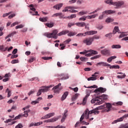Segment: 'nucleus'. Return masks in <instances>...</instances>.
<instances>
[{"label":"nucleus","mask_w":128,"mask_h":128,"mask_svg":"<svg viewBox=\"0 0 128 128\" xmlns=\"http://www.w3.org/2000/svg\"><path fill=\"white\" fill-rule=\"evenodd\" d=\"M104 108V105H102L90 111L88 108H86V114H87V116H86V118H90V114H100V111H98V110H102Z\"/></svg>","instance_id":"obj_1"},{"label":"nucleus","mask_w":128,"mask_h":128,"mask_svg":"<svg viewBox=\"0 0 128 128\" xmlns=\"http://www.w3.org/2000/svg\"><path fill=\"white\" fill-rule=\"evenodd\" d=\"M58 32L56 30H54L52 33L45 32L44 34V36L48 38H54V40H56L58 38Z\"/></svg>","instance_id":"obj_2"},{"label":"nucleus","mask_w":128,"mask_h":128,"mask_svg":"<svg viewBox=\"0 0 128 128\" xmlns=\"http://www.w3.org/2000/svg\"><path fill=\"white\" fill-rule=\"evenodd\" d=\"M66 34H68V36H76V32H70V30H65L58 33V36H61Z\"/></svg>","instance_id":"obj_3"},{"label":"nucleus","mask_w":128,"mask_h":128,"mask_svg":"<svg viewBox=\"0 0 128 128\" xmlns=\"http://www.w3.org/2000/svg\"><path fill=\"white\" fill-rule=\"evenodd\" d=\"M104 101L102 100V99L99 100L98 98H94L91 100L92 104H95L96 106H100L102 104H104Z\"/></svg>","instance_id":"obj_4"},{"label":"nucleus","mask_w":128,"mask_h":128,"mask_svg":"<svg viewBox=\"0 0 128 128\" xmlns=\"http://www.w3.org/2000/svg\"><path fill=\"white\" fill-rule=\"evenodd\" d=\"M60 86H62V84L59 83L57 86H54L52 88V90H54V94H60V90H62V87H60Z\"/></svg>","instance_id":"obj_5"},{"label":"nucleus","mask_w":128,"mask_h":128,"mask_svg":"<svg viewBox=\"0 0 128 128\" xmlns=\"http://www.w3.org/2000/svg\"><path fill=\"white\" fill-rule=\"evenodd\" d=\"M92 42H94V38H86L83 40L84 44H85L86 46H90Z\"/></svg>","instance_id":"obj_6"},{"label":"nucleus","mask_w":128,"mask_h":128,"mask_svg":"<svg viewBox=\"0 0 128 128\" xmlns=\"http://www.w3.org/2000/svg\"><path fill=\"white\" fill-rule=\"evenodd\" d=\"M124 4V1H118V2H114L112 6H116V8H120Z\"/></svg>","instance_id":"obj_7"},{"label":"nucleus","mask_w":128,"mask_h":128,"mask_svg":"<svg viewBox=\"0 0 128 128\" xmlns=\"http://www.w3.org/2000/svg\"><path fill=\"white\" fill-rule=\"evenodd\" d=\"M100 52L104 56H110V52L108 48H105L101 50Z\"/></svg>","instance_id":"obj_8"},{"label":"nucleus","mask_w":128,"mask_h":128,"mask_svg":"<svg viewBox=\"0 0 128 128\" xmlns=\"http://www.w3.org/2000/svg\"><path fill=\"white\" fill-rule=\"evenodd\" d=\"M96 66H110V64H108V63L104 62H98L96 64Z\"/></svg>","instance_id":"obj_9"},{"label":"nucleus","mask_w":128,"mask_h":128,"mask_svg":"<svg viewBox=\"0 0 128 128\" xmlns=\"http://www.w3.org/2000/svg\"><path fill=\"white\" fill-rule=\"evenodd\" d=\"M106 92V88L100 87L95 90L94 92Z\"/></svg>","instance_id":"obj_10"},{"label":"nucleus","mask_w":128,"mask_h":128,"mask_svg":"<svg viewBox=\"0 0 128 128\" xmlns=\"http://www.w3.org/2000/svg\"><path fill=\"white\" fill-rule=\"evenodd\" d=\"M52 86H44L42 87L41 90L42 92H48V88H52Z\"/></svg>","instance_id":"obj_11"},{"label":"nucleus","mask_w":128,"mask_h":128,"mask_svg":"<svg viewBox=\"0 0 128 128\" xmlns=\"http://www.w3.org/2000/svg\"><path fill=\"white\" fill-rule=\"evenodd\" d=\"M64 6V4L62 3H60L59 4H57L53 6V8H56V10H60V8Z\"/></svg>","instance_id":"obj_12"},{"label":"nucleus","mask_w":128,"mask_h":128,"mask_svg":"<svg viewBox=\"0 0 128 128\" xmlns=\"http://www.w3.org/2000/svg\"><path fill=\"white\" fill-rule=\"evenodd\" d=\"M56 16H59V18H64V15L62 13L58 12L54 14L52 16V18H54Z\"/></svg>","instance_id":"obj_13"},{"label":"nucleus","mask_w":128,"mask_h":128,"mask_svg":"<svg viewBox=\"0 0 128 128\" xmlns=\"http://www.w3.org/2000/svg\"><path fill=\"white\" fill-rule=\"evenodd\" d=\"M68 96V92H64V94H62V96L61 97V100L62 102H64L66 98V97Z\"/></svg>","instance_id":"obj_14"},{"label":"nucleus","mask_w":128,"mask_h":128,"mask_svg":"<svg viewBox=\"0 0 128 128\" xmlns=\"http://www.w3.org/2000/svg\"><path fill=\"white\" fill-rule=\"evenodd\" d=\"M75 24L77 26H79V28H84V26H86V22H78Z\"/></svg>","instance_id":"obj_15"},{"label":"nucleus","mask_w":128,"mask_h":128,"mask_svg":"<svg viewBox=\"0 0 128 128\" xmlns=\"http://www.w3.org/2000/svg\"><path fill=\"white\" fill-rule=\"evenodd\" d=\"M72 8H78L72 6L66 7L65 10H62L63 12H70V10H72Z\"/></svg>","instance_id":"obj_16"},{"label":"nucleus","mask_w":128,"mask_h":128,"mask_svg":"<svg viewBox=\"0 0 128 128\" xmlns=\"http://www.w3.org/2000/svg\"><path fill=\"white\" fill-rule=\"evenodd\" d=\"M117 32H118V34H122V32H120V29L118 28V26H115L113 30L112 34H116Z\"/></svg>","instance_id":"obj_17"},{"label":"nucleus","mask_w":128,"mask_h":128,"mask_svg":"<svg viewBox=\"0 0 128 128\" xmlns=\"http://www.w3.org/2000/svg\"><path fill=\"white\" fill-rule=\"evenodd\" d=\"M99 100H108V95L103 94L102 96H100Z\"/></svg>","instance_id":"obj_18"},{"label":"nucleus","mask_w":128,"mask_h":128,"mask_svg":"<svg viewBox=\"0 0 128 128\" xmlns=\"http://www.w3.org/2000/svg\"><path fill=\"white\" fill-rule=\"evenodd\" d=\"M86 116H88V113L86 114V110H85L84 113H83V114L82 115V116L80 118V122L84 120V116H86V120H88V118H86Z\"/></svg>","instance_id":"obj_19"},{"label":"nucleus","mask_w":128,"mask_h":128,"mask_svg":"<svg viewBox=\"0 0 128 128\" xmlns=\"http://www.w3.org/2000/svg\"><path fill=\"white\" fill-rule=\"evenodd\" d=\"M48 17H43L39 18V20H40V22H48Z\"/></svg>","instance_id":"obj_20"},{"label":"nucleus","mask_w":128,"mask_h":128,"mask_svg":"<svg viewBox=\"0 0 128 128\" xmlns=\"http://www.w3.org/2000/svg\"><path fill=\"white\" fill-rule=\"evenodd\" d=\"M124 120L123 117H120V118L117 119L116 120H115L114 122H112V124H116V122H122Z\"/></svg>","instance_id":"obj_21"},{"label":"nucleus","mask_w":128,"mask_h":128,"mask_svg":"<svg viewBox=\"0 0 128 128\" xmlns=\"http://www.w3.org/2000/svg\"><path fill=\"white\" fill-rule=\"evenodd\" d=\"M98 14H93L92 16H86V18L88 20H92V18H94L96 16H98Z\"/></svg>","instance_id":"obj_22"},{"label":"nucleus","mask_w":128,"mask_h":128,"mask_svg":"<svg viewBox=\"0 0 128 128\" xmlns=\"http://www.w3.org/2000/svg\"><path fill=\"white\" fill-rule=\"evenodd\" d=\"M106 108H108L107 112H110V109L112 108V104L110 103L106 104Z\"/></svg>","instance_id":"obj_23"},{"label":"nucleus","mask_w":128,"mask_h":128,"mask_svg":"<svg viewBox=\"0 0 128 128\" xmlns=\"http://www.w3.org/2000/svg\"><path fill=\"white\" fill-rule=\"evenodd\" d=\"M30 110H28L26 111H24V114H22L24 118H28V112H30Z\"/></svg>","instance_id":"obj_24"},{"label":"nucleus","mask_w":128,"mask_h":128,"mask_svg":"<svg viewBox=\"0 0 128 128\" xmlns=\"http://www.w3.org/2000/svg\"><path fill=\"white\" fill-rule=\"evenodd\" d=\"M54 116V112L53 113H49L45 116L46 118V120L48 118H52V116Z\"/></svg>","instance_id":"obj_25"},{"label":"nucleus","mask_w":128,"mask_h":128,"mask_svg":"<svg viewBox=\"0 0 128 128\" xmlns=\"http://www.w3.org/2000/svg\"><path fill=\"white\" fill-rule=\"evenodd\" d=\"M89 95H86V96L82 100V105L86 106V100H88V98Z\"/></svg>","instance_id":"obj_26"},{"label":"nucleus","mask_w":128,"mask_h":128,"mask_svg":"<svg viewBox=\"0 0 128 128\" xmlns=\"http://www.w3.org/2000/svg\"><path fill=\"white\" fill-rule=\"evenodd\" d=\"M78 96H80V94L78 93L76 94L74 96H73L72 97V102H74V100H76V98H78Z\"/></svg>","instance_id":"obj_27"},{"label":"nucleus","mask_w":128,"mask_h":128,"mask_svg":"<svg viewBox=\"0 0 128 128\" xmlns=\"http://www.w3.org/2000/svg\"><path fill=\"white\" fill-rule=\"evenodd\" d=\"M104 12H106V15L108 16V14H114L116 11L112 10H106Z\"/></svg>","instance_id":"obj_28"},{"label":"nucleus","mask_w":128,"mask_h":128,"mask_svg":"<svg viewBox=\"0 0 128 128\" xmlns=\"http://www.w3.org/2000/svg\"><path fill=\"white\" fill-rule=\"evenodd\" d=\"M88 52H90L91 54H98L97 51L92 50H88Z\"/></svg>","instance_id":"obj_29"},{"label":"nucleus","mask_w":128,"mask_h":128,"mask_svg":"<svg viewBox=\"0 0 128 128\" xmlns=\"http://www.w3.org/2000/svg\"><path fill=\"white\" fill-rule=\"evenodd\" d=\"M122 46L120 44H113L112 46V48H120Z\"/></svg>","instance_id":"obj_30"},{"label":"nucleus","mask_w":128,"mask_h":128,"mask_svg":"<svg viewBox=\"0 0 128 128\" xmlns=\"http://www.w3.org/2000/svg\"><path fill=\"white\" fill-rule=\"evenodd\" d=\"M22 116H24V115L22 114H20L18 116L14 118L13 120H20V118H22Z\"/></svg>","instance_id":"obj_31"},{"label":"nucleus","mask_w":128,"mask_h":128,"mask_svg":"<svg viewBox=\"0 0 128 128\" xmlns=\"http://www.w3.org/2000/svg\"><path fill=\"white\" fill-rule=\"evenodd\" d=\"M45 26H48V28H52V26H54V22L46 23L45 24Z\"/></svg>","instance_id":"obj_32"},{"label":"nucleus","mask_w":128,"mask_h":128,"mask_svg":"<svg viewBox=\"0 0 128 128\" xmlns=\"http://www.w3.org/2000/svg\"><path fill=\"white\" fill-rule=\"evenodd\" d=\"M60 118V117L57 118H54L50 119V122H56L58 119Z\"/></svg>","instance_id":"obj_33"},{"label":"nucleus","mask_w":128,"mask_h":128,"mask_svg":"<svg viewBox=\"0 0 128 128\" xmlns=\"http://www.w3.org/2000/svg\"><path fill=\"white\" fill-rule=\"evenodd\" d=\"M106 16V12H104V11L102 12V14L98 18L99 20H102L104 18V16Z\"/></svg>","instance_id":"obj_34"},{"label":"nucleus","mask_w":128,"mask_h":128,"mask_svg":"<svg viewBox=\"0 0 128 128\" xmlns=\"http://www.w3.org/2000/svg\"><path fill=\"white\" fill-rule=\"evenodd\" d=\"M28 8H30V10H32L33 12H36V8H34V4H31L28 6Z\"/></svg>","instance_id":"obj_35"},{"label":"nucleus","mask_w":128,"mask_h":128,"mask_svg":"<svg viewBox=\"0 0 128 128\" xmlns=\"http://www.w3.org/2000/svg\"><path fill=\"white\" fill-rule=\"evenodd\" d=\"M102 10V8H98L95 10L93 11L92 12L89 14H96V12H100Z\"/></svg>","instance_id":"obj_36"},{"label":"nucleus","mask_w":128,"mask_h":128,"mask_svg":"<svg viewBox=\"0 0 128 128\" xmlns=\"http://www.w3.org/2000/svg\"><path fill=\"white\" fill-rule=\"evenodd\" d=\"M88 14V11H81L78 13L80 16H84V14Z\"/></svg>","instance_id":"obj_37"},{"label":"nucleus","mask_w":128,"mask_h":128,"mask_svg":"<svg viewBox=\"0 0 128 128\" xmlns=\"http://www.w3.org/2000/svg\"><path fill=\"white\" fill-rule=\"evenodd\" d=\"M113 20H114V19L110 18H108L106 19V22H107L108 24L110 22H112Z\"/></svg>","instance_id":"obj_38"},{"label":"nucleus","mask_w":128,"mask_h":128,"mask_svg":"<svg viewBox=\"0 0 128 128\" xmlns=\"http://www.w3.org/2000/svg\"><path fill=\"white\" fill-rule=\"evenodd\" d=\"M127 36L128 34H126L125 32H122V34L119 36V38H124V36Z\"/></svg>","instance_id":"obj_39"},{"label":"nucleus","mask_w":128,"mask_h":128,"mask_svg":"<svg viewBox=\"0 0 128 128\" xmlns=\"http://www.w3.org/2000/svg\"><path fill=\"white\" fill-rule=\"evenodd\" d=\"M24 26V24H20L16 26V30L18 28H22Z\"/></svg>","instance_id":"obj_40"},{"label":"nucleus","mask_w":128,"mask_h":128,"mask_svg":"<svg viewBox=\"0 0 128 128\" xmlns=\"http://www.w3.org/2000/svg\"><path fill=\"white\" fill-rule=\"evenodd\" d=\"M126 75L125 74H124L123 75H118L117 76V78H126Z\"/></svg>","instance_id":"obj_41"},{"label":"nucleus","mask_w":128,"mask_h":128,"mask_svg":"<svg viewBox=\"0 0 128 128\" xmlns=\"http://www.w3.org/2000/svg\"><path fill=\"white\" fill-rule=\"evenodd\" d=\"M69 88H70V90H74L75 92H78V87H76L75 88L69 87Z\"/></svg>","instance_id":"obj_42"},{"label":"nucleus","mask_w":128,"mask_h":128,"mask_svg":"<svg viewBox=\"0 0 128 128\" xmlns=\"http://www.w3.org/2000/svg\"><path fill=\"white\" fill-rule=\"evenodd\" d=\"M88 80L90 82V80H96V77H90L88 78Z\"/></svg>","instance_id":"obj_43"},{"label":"nucleus","mask_w":128,"mask_h":128,"mask_svg":"<svg viewBox=\"0 0 128 128\" xmlns=\"http://www.w3.org/2000/svg\"><path fill=\"white\" fill-rule=\"evenodd\" d=\"M52 57L50 56V57H42V60H52Z\"/></svg>","instance_id":"obj_44"},{"label":"nucleus","mask_w":128,"mask_h":128,"mask_svg":"<svg viewBox=\"0 0 128 128\" xmlns=\"http://www.w3.org/2000/svg\"><path fill=\"white\" fill-rule=\"evenodd\" d=\"M68 18L70 20L72 19V18H76V15L75 14H72L71 16H68Z\"/></svg>","instance_id":"obj_45"},{"label":"nucleus","mask_w":128,"mask_h":128,"mask_svg":"<svg viewBox=\"0 0 128 128\" xmlns=\"http://www.w3.org/2000/svg\"><path fill=\"white\" fill-rule=\"evenodd\" d=\"M105 36L106 38H112V34L109 33L108 34H106Z\"/></svg>","instance_id":"obj_46"},{"label":"nucleus","mask_w":128,"mask_h":128,"mask_svg":"<svg viewBox=\"0 0 128 128\" xmlns=\"http://www.w3.org/2000/svg\"><path fill=\"white\" fill-rule=\"evenodd\" d=\"M110 66V68H120V66L118 65H114Z\"/></svg>","instance_id":"obj_47"},{"label":"nucleus","mask_w":128,"mask_h":128,"mask_svg":"<svg viewBox=\"0 0 128 128\" xmlns=\"http://www.w3.org/2000/svg\"><path fill=\"white\" fill-rule=\"evenodd\" d=\"M34 60H36V58L31 56L28 60L29 62H32Z\"/></svg>","instance_id":"obj_48"},{"label":"nucleus","mask_w":128,"mask_h":128,"mask_svg":"<svg viewBox=\"0 0 128 128\" xmlns=\"http://www.w3.org/2000/svg\"><path fill=\"white\" fill-rule=\"evenodd\" d=\"M86 20V16H84L80 18H79V20L80 21H82V22H84V20Z\"/></svg>","instance_id":"obj_49"},{"label":"nucleus","mask_w":128,"mask_h":128,"mask_svg":"<svg viewBox=\"0 0 128 128\" xmlns=\"http://www.w3.org/2000/svg\"><path fill=\"white\" fill-rule=\"evenodd\" d=\"M106 4H114V2H112V0H108L105 2Z\"/></svg>","instance_id":"obj_50"},{"label":"nucleus","mask_w":128,"mask_h":128,"mask_svg":"<svg viewBox=\"0 0 128 128\" xmlns=\"http://www.w3.org/2000/svg\"><path fill=\"white\" fill-rule=\"evenodd\" d=\"M100 36H94L93 37H92V38H93V42L94 40H99L100 38Z\"/></svg>","instance_id":"obj_51"},{"label":"nucleus","mask_w":128,"mask_h":128,"mask_svg":"<svg viewBox=\"0 0 128 128\" xmlns=\"http://www.w3.org/2000/svg\"><path fill=\"white\" fill-rule=\"evenodd\" d=\"M18 60H13L11 62V64H18Z\"/></svg>","instance_id":"obj_52"},{"label":"nucleus","mask_w":128,"mask_h":128,"mask_svg":"<svg viewBox=\"0 0 128 128\" xmlns=\"http://www.w3.org/2000/svg\"><path fill=\"white\" fill-rule=\"evenodd\" d=\"M24 126L22 124H18L17 126H16L15 128H22Z\"/></svg>","instance_id":"obj_53"},{"label":"nucleus","mask_w":128,"mask_h":128,"mask_svg":"<svg viewBox=\"0 0 128 128\" xmlns=\"http://www.w3.org/2000/svg\"><path fill=\"white\" fill-rule=\"evenodd\" d=\"M74 24H76L72 23V22H70L68 24V28H72V26H74Z\"/></svg>","instance_id":"obj_54"},{"label":"nucleus","mask_w":128,"mask_h":128,"mask_svg":"<svg viewBox=\"0 0 128 128\" xmlns=\"http://www.w3.org/2000/svg\"><path fill=\"white\" fill-rule=\"evenodd\" d=\"M98 34V32L94 30L90 31V36H92V34Z\"/></svg>","instance_id":"obj_55"},{"label":"nucleus","mask_w":128,"mask_h":128,"mask_svg":"<svg viewBox=\"0 0 128 128\" xmlns=\"http://www.w3.org/2000/svg\"><path fill=\"white\" fill-rule=\"evenodd\" d=\"M60 46H61V47H60V50H64V48H66V46H64V44H60Z\"/></svg>","instance_id":"obj_56"},{"label":"nucleus","mask_w":128,"mask_h":128,"mask_svg":"<svg viewBox=\"0 0 128 128\" xmlns=\"http://www.w3.org/2000/svg\"><path fill=\"white\" fill-rule=\"evenodd\" d=\"M78 12V10H74V8L70 9V10H69V12H72V13Z\"/></svg>","instance_id":"obj_57"},{"label":"nucleus","mask_w":128,"mask_h":128,"mask_svg":"<svg viewBox=\"0 0 128 128\" xmlns=\"http://www.w3.org/2000/svg\"><path fill=\"white\" fill-rule=\"evenodd\" d=\"M42 91L41 89L39 90L38 92H37V96H40L42 94Z\"/></svg>","instance_id":"obj_58"},{"label":"nucleus","mask_w":128,"mask_h":128,"mask_svg":"<svg viewBox=\"0 0 128 128\" xmlns=\"http://www.w3.org/2000/svg\"><path fill=\"white\" fill-rule=\"evenodd\" d=\"M40 124H42V122L35 123L34 124V126H40Z\"/></svg>","instance_id":"obj_59"},{"label":"nucleus","mask_w":128,"mask_h":128,"mask_svg":"<svg viewBox=\"0 0 128 128\" xmlns=\"http://www.w3.org/2000/svg\"><path fill=\"white\" fill-rule=\"evenodd\" d=\"M88 50H85L84 52H80V54H88Z\"/></svg>","instance_id":"obj_60"},{"label":"nucleus","mask_w":128,"mask_h":128,"mask_svg":"<svg viewBox=\"0 0 128 128\" xmlns=\"http://www.w3.org/2000/svg\"><path fill=\"white\" fill-rule=\"evenodd\" d=\"M86 60H88V58L84 57L80 58V60H82V62H86Z\"/></svg>","instance_id":"obj_61"},{"label":"nucleus","mask_w":128,"mask_h":128,"mask_svg":"<svg viewBox=\"0 0 128 128\" xmlns=\"http://www.w3.org/2000/svg\"><path fill=\"white\" fill-rule=\"evenodd\" d=\"M39 102H40L38 101V100H36L32 101L31 102V104H38Z\"/></svg>","instance_id":"obj_62"},{"label":"nucleus","mask_w":128,"mask_h":128,"mask_svg":"<svg viewBox=\"0 0 128 128\" xmlns=\"http://www.w3.org/2000/svg\"><path fill=\"white\" fill-rule=\"evenodd\" d=\"M76 36H86V35H84V34L79 33Z\"/></svg>","instance_id":"obj_63"},{"label":"nucleus","mask_w":128,"mask_h":128,"mask_svg":"<svg viewBox=\"0 0 128 128\" xmlns=\"http://www.w3.org/2000/svg\"><path fill=\"white\" fill-rule=\"evenodd\" d=\"M20 24L18 22H15L13 24H12L11 25H10V26L11 28H12V26H16V24Z\"/></svg>","instance_id":"obj_64"}]
</instances>
